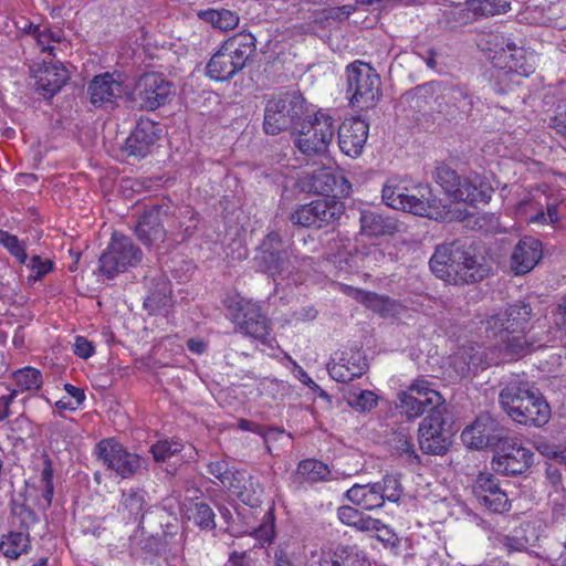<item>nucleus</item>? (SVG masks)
I'll return each instance as SVG.
<instances>
[{"label":"nucleus","mask_w":566,"mask_h":566,"mask_svg":"<svg viewBox=\"0 0 566 566\" xmlns=\"http://www.w3.org/2000/svg\"><path fill=\"white\" fill-rule=\"evenodd\" d=\"M429 264L437 277L455 285L479 282L490 272L485 258L469 238L439 244Z\"/></svg>","instance_id":"nucleus-1"},{"label":"nucleus","mask_w":566,"mask_h":566,"mask_svg":"<svg viewBox=\"0 0 566 566\" xmlns=\"http://www.w3.org/2000/svg\"><path fill=\"white\" fill-rule=\"evenodd\" d=\"M500 403L507 416L520 424L542 427L551 418V407L539 389L520 378L504 386L500 392Z\"/></svg>","instance_id":"nucleus-2"},{"label":"nucleus","mask_w":566,"mask_h":566,"mask_svg":"<svg viewBox=\"0 0 566 566\" xmlns=\"http://www.w3.org/2000/svg\"><path fill=\"white\" fill-rule=\"evenodd\" d=\"M255 261L260 271L275 279L302 270L308 259L298 258L293 247L279 232L273 231L261 243Z\"/></svg>","instance_id":"nucleus-3"},{"label":"nucleus","mask_w":566,"mask_h":566,"mask_svg":"<svg viewBox=\"0 0 566 566\" xmlns=\"http://www.w3.org/2000/svg\"><path fill=\"white\" fill-rule=\"evenodd\" d=\"M305 101L297 92L273 96L264 108V132L275 136L284 130L293 132L306 116Z\"/></svg>","instance_id":"nucleus-4"},{"label":"nucleus","mask_w":566,"mask_h":566,"mask_svg":"<svg viewBox=\"0 0 566 566\" xmlns=\"http://www.w3.org/2000/svg\"><path fill=\"white\" fill-rule=\"evenodd\" d=\"M346 94L353 107L371 108L381 96L380 76L373 66L361 61L346 67Z\"/></svg>","instance_id":"nucleus-5"},{"label":"nucleus","mask_w":566,"mask_h":566,"mask_svg":"<svg viewBox=\"0 0 566 566\" xmlns=\"http://www.w3.org/2000/svg\"><path fill=\"white\" fill-rule=\"evenodd\" d=\"M409 192L399 186L385 185L382 188L384 202L396 210L407 211L420 217L439 219L444 211L440 209V200L431 196L428 186H419Z\"/></svg>","instance_id":"nucleus-6"},{"label":"nucleus","mask_w":566,"mask_h":566,"mask_svg":"<svg viewBox=\"0 0 566 566\" xmlns=\"http://www.w3.org/2000/svg\"><path fill=\"white\" fill-rule=\"evenodd\" d=\"M334 133V118L317 112L312 119H306L305 116L292 135L297 149L306 156H313L322 155L327 150Z\"/></svg>","instance_id":"nucleus-7"},{"label":"nucleus","mask_w":566,"mask_h":566,"mask_svg":"<svg viewBox=\"0 0 566 566\" xmlns=\"http://www.w3.org/2000/svg\"><path fill=\"white\" fill-rule=\"evenodd\" d=\"M142 258V250L133 243L130 238L115 233L107 249L99 256L98 271L105 277L113 279L128 268L136 266Z\"/></svg>","instance_id":"nucleus-8"},{"label":"nucleus","mask_w":566,"mask_h":566,"mask_svg":"<svg viewBox=\"0 0 566 566\" xmlns=\"http://www.w3.org/2000/svg\"><path fill=\"white\" fill-rule=\"evenodd\" d=\"M497 451L492 460L494 471L504 475L524 473L533 462L532 451L524 447L517 437H505L496 446Z\"/></svg>","instance_id":"nucleus-9"},{"label":"nucleus","mask_w":566,"mask_h":566,"mask_svg":"<svg viewBox=\"0 0 566 566\" xmlns=\"http://www.w3.org/2000/svg\"><path fill=\"white\" fill-rule=\"evenodd\" d=\"M99 461L108 469L114 471L123 479H128L136 474L143 467L142 458L129 452L116 439L109 438L101 440L95 448Z\"/></svg>","instance_id":"nucleus-10"},{"label":"nucleus","mask_w":566,"mask_h":566,"mask_svg":"<svg viewBox=\"0 0 566 566\" xmlns=\"http://www.w3.org/2000/svg\"><path fill=\"white\" fill-rule=\"evenodd\" d=\"M345 206L336 199H318L294 210L290 220L295 226L321 229L337 221Z\"/></svg>","instance_id":"nucleus-11"},{"label":"nucleus","mask_w":566,"mask_h":566,"mask_svg":"<svg viewBox=\"0 0 566 566\" xmlns=\"http://www.w3.org/2000/svg\"><path fill=\"white\" fill-rule=\"evenodd\" d=\"M239 331L256 340L265 343L270 335L269 319L260 306L249 300H233L229 306Z\"/></svg>","instance_id":"nucleus-12"},{"label":"nucleus","mask_w":566,"mask_h":566,"mask_svg":"<svg viewBox=\"0 0 566 566\" xmlns=\"http://www.w3.org/2000/svg\"><path fill=\"white\" fill-rule=\"evenodd\" d=\"M447 411L434 410L419 424L418 443L423 453L442 455L451 444V434L446 428Z\"/></svg>","instance_id":"nucleus-13"},{"label":"nucleus","mask_w":566,"mask_h":566,"mask_svg":"<svg viewBox=\"0 0 566 566\" xmlns=\"http://www.w3.org/2000/svg\"><path fill=\"white\" fill-rule=\"evenodd\" d=\"M167 517L164 511L150 512L143 521L138 545L143 551L160 555L166 552L170 539L176 535V526L164 524Z\"/></svg>","instance_id":"nucleus-14"},{"label":"nucleus","mask_w":566,"mask_h":566,"mask_svg":"<svg viewBox=\"0 0 566 566\" xmlns=\"http://www.w3.org/2000/svg\"><path fill=\"white\" fill-rule=\"evenodd\" d=\"M171 94V85L157 72L142 75L133 91V99L143 109L155 111L166 104Z\"/></svg>","instance_id":"nucleus-15"},{"label":"nucleus","mask_w":566,"mask_h":566,"mask_svg":"<svg viewBox=\"0 0 566 566\" xmlns=\"http://www.w3.org/2000/svg\"><path fill=\"white\" fill-rule=\"evenodd\" d=\"M505 434L506 430L490 413H481L462 431L461 439L469 448L481 450L496 447Z\"/></svg>","instance_id":"nucleus-16"},{"label":"nucleus","mask_w":566,"mask_h":566,"mask_svg":"<svg viewBox=\"0 0 566 566\" xmlns=\"http://www.w3.org/2000/svg\"><path fill=\"white\" fill-rule=\"evenodd\" d=\"M302 189L326 196V199H336L347 197L352 185L342 174L324 167L308 174L302 181Z\"/></svg>","instance_id":"nucleus-17"},{"label":"nucleus","mask_w":566,"mask_h":566,"mask_svg":"<svg viewBox=\"0 0 566 566\" xmlns=\"http://www.w3.org/2000/svg\"><path fill=\"white\" fill-rule=\"evenodd\" d=\"M532 308L527 304H514L509 306L504 313L495 314L481 322V329L486 338H497V332H524L531 318Z\"/></svg>","instance_id":"nucleus-18"},{"label":"nucleus","mask_w":566,"mask_h":566,"mask_svg":"<svg viewBox=\"0 0 566 566\" xmlns=\"http://www.w3.org/2000/svg\"><path fill=\"white\" fill-rule=\"evenodd\" d=\"M87 94L93 105L113 108L119 99L128 94V86L124 84L119 74L105 73L91 81Z\"/></svg>","instance_id":"nucleus-19"},{"label":"nucleus","mask_w":566,"mask_h":566,"mask_svg":"<svg viewBox=\"0 0 566 566\" xmlns=\"http://www.w3.org/2000/svg\"><path fill=\"white\" fill-rule=\"evenodd\" d=\"M430 90L438 88L440 94L436 97L437 109L439 113L450 117L468 116L473 108L472 95L462 86H444L440 84H430Z\"/></svg>","instance_id":"nucleus-20"},{"label":"nucleus","mask_w":566,"mask_h":566,"mask_svg":"<svg viewBox=\"0 0 566 566\" xmlns=\"http://www.w3.org/2000/svg\"><path fill=\"white\" fill-rule=\"evenodd\" d=\"M472 493L478 502L494 513H503L510 509V501L501 490L493 474L482 472L472 486Z\"/></svg>","instance_id":"nucleus-21"},{"label":"nucleus","mask_w":566,"mask_h":566,"mask_svg":"<svg viewBox=\"0 0 566 566\" xmlns=\"http://www.w3.org/2000/svg\"><path fill=\"white\" fill-rule=\"evenodd\" d=\"M329 376L339 382H349L361 377L367 370L365 357L358 350L335 353L327 365Z\"/></svg>","instance_id":"nucleus-22"},{"label":"nucleus","mask_w":566,"mask_h":566,"mask_svg":"<svg viewBox=\"0 0 566 566\" xmlns=\"http://www.w3.org/2000/svg\"><path fill=\"white\" fill-rule=\"evenodd\" d=\"M369 132V125L359 117L348 118L338 127V145L340 150L349 156L361 154Z\"/></svg>","instance_id":"nucleus-23"},{"label":"nucleus","mask_w":566,"mask_h":566,"mask_svg":"<svg viewBox=\"0 0 566 566\" xmlns=\"http://www.w3.org/2000/svg\"><path fill=\"white\" fill-rule=\"evenodd\" d=\"M32 73L35 90L45 98L55 95L69 80L67 70L60 62H43Z\"/></svg>","instance_id":"nucleus-24"},{"label":"nucleus","mask_w":566,"mask_h":566,"mask_svg":"<svg viewBox=\"0 0 566 566\" xmlns=\"http://www.w3.org/2000/svg\"><path fill=\"white\" fill-rule=\"evenodd\" d=\"M543 250L539 240L525 237L514 247L510 266L515 275L528 273L542 259Z\"/></svg>","instance_id":"nucleus-25"},{"label":"nucleus","mask_w":566,"mask_h":566,"mask_svg":"<svg viewBox=\"0 0 566 566\" xmlns=\"http://www.w3.org/2000/svg\"><path fill=\"white\" fill-rule=\"evenodd\" d=\"M342 290L346 295L353 297L373 312L378 313L381 317H392L401 313V304L388 296L349 285H343Z\"/></svg>","instance_id":"nucleus-26"},{"label":"nucleus","mask_w":566,"mask_h":566,"mask_svg":"<svg viewBox=\"0 0 566 566\" xmlns=\"http://www.w3.org/2000/svg\"><path fill=\"white\" fill-rule=\"evenodd\" d=\"M163 216L167 217L166 211H163L161 207L154 206L140 217L135 233L144 244L155 245L165 239L166 230Z\"/></svg>","instance_id":"nucleus-27"},{"label":"nucleus","mask_w":566,"mask_h":566,"mask_svg":"<svg viewBox=\"0 0 566 566\" xmlns=\"http://www.w3.org/2000/svg\"><path fill=\"white\" fill-rule=\"evenodd\" d=\"M161 511L148 504L147 493L140 489H128L123 491L119 502V513L124 520L138 523L143 527V521L150 512Z\"/></svg>","instance_id":"nucleus-28"},{"label":"nucleus","mask_w":566,"mask_h":566,"mask_svg":"<svg viewBox=\"0 0 566 566\" xmlns=\"http://www.w3.org/2000/svg\"><path fill=\"white\" fill-rule=\"evenodd\" d=\"M160 128L149 119H140L126 139V150L129 156H147L159 137Z\"/></svg>","instance_id":"nucleus-29"},{"label":"nucleus","mask_w":566,"mask_h":566,"mask_svg":"<svg viewBox=\"0 0 566 566\" xmlns=\"http://www.w3.org/2000/svg\"><path fill=\"white\" fill-rule=\"evenodd\" d=\"M491 340H495L494 346L503 352L505 356L515 357V356H524L531 353L535 345L531 342L524 332H507L504 329H500L497 332V338H490Z\"/></svg>","instance_id":"nucleus-30"},{"label":"nucleus","mask_w":566,"mask_h":566,"mask_svg":"<svg viewBox=\"0 0 566 566\" xmlns=\"http://www.w3.org/2000/svg\"><path fill=\"white\" fill-rule=\"evenodd\" d=\"M221 48L243 70L255 53V38L250 33H239L228 39Z\"/></svg>","instance_id":"nucleus-31"},{"label":"nucleus","mask_w":566,"mask_h":566,"mask_svg":"<svg viewBox=\"0 0 566 566\" xmlns=\"http://www.w3.org/2000/svg\"><path fill=\"white\" fill-rule=\"evenodd\" d=\"M491 187L483 182L479 176L461 178L454 200L468 203L488 202L491 198Z\"/></svg>","instance_id":"nucleus-32"},{"label":"nucleus","mask_w":566,"mask_h":566,"mask_svg":"<svg viewBox=\"0 0 566 566\" xmlns=\"http://www.w3.org/2000/svg\"><path fill=\"white\" fill-rule=\"evenodd\" d=\"M346 497L353 504L364 510H375L384 505L382 495H380V486L376 483L355 484L346 492Z\"/></svg>","instance_id":"nucleus-33"},{"label":"nucleus","mask_w":566,"mask_h":566,"mask_svg":"<svg viewBox=\"0 0 566 566\" xmlns=\"http://www.w3.org/2000/svg\"><path fill=\"white\" fill-rule=\"evenodd\" d=\"M171 289L166 277L159 276L153 281L149 293L144 301V307L149 314L166 312L171 305Z\"/></svg>","instance_id":"nucleus-34"},{"label":"nucleus","mask_w":566,"mask_h":566,"mask_svg":"<svg viewBox=\"0 0 566 566\" xmlns=\"http://www.w3.org/2000/svg\"><path fill=\"white\" fill-rule=\"evenodd\" d=\"M241 69L222 48L216 52L206 66V74L214 81L223 82L232 78Z\"/></svg>","instance_id":"nucleus-35"},{"label":"nucleus","mask_w":566,"mask_h":566,"mask_svg":"<svg viewBox=\"0 0 566 566\" xmlns=\"http://www.w3.org/2000/svg\"><path fill=\"white\" fill-rule=\"evenodd\" d=\"M411 395H416L417 398L430 409V413L434 410L447 411L444 406V399L437 391L429 381L424 379H416L407 389Z\"/></svg>","instance_id":"nucleus-36"},{"label":"nucleus","mask_w":566,"mask_h":566,"mask_svg":"<svg viewBox=\"0 0 566 566\" xmlns=\"http://www.w3.org/2000/svg\"><path fill=\"white\" fill-rule=\"evenodd\" d=\"M31 548L30 535L25 531H11L0 541V552L9 558L17 559Z\"/></svg>","instance_id":"nucleus-37"},{"label":"nucleus","mask_w":566,"mask_h":566,"mask_svg":"<svg viewBox=\"0 0 566 566\" xmlns=\"http://www.w3.org/2000/svg\"><path fill=\"white\" fill-rule=\"evenodd\" d=\"M198 17L214 29L229 31L239 24V14L228 9H208L198 12Z\"/></svg>","instance_id":"nucleus-38"},{"label":"nucleus","mask_w":566,"mask_h":566,"mask_svg":"<svg viewBox=\"0 0 566 566\" xmlns=\"http://www.w3.org/2000/svg\"><path fill=\"white\" fill-rule=\"evenodd\" d=\"M359 221L361 232L369 237L384 235L394 230L391 222L370 210L361 211Z\"/></svg>","instance_id":"nucleus-39"},{"label":"nucleus","mask_w":566,"mask_h":566,"mask_svg":"<svg viewBox=\"0 0 566 566\" xmlns=\"http://www.w3.org/2000/svg\"><path fill=\"white\" fill-rule=\"evenodd\" d=\"M186 516L201 530L211 531L216 527L213 510L205 502L190 503L186 510Z\"/></svg>","instance_id":"nucleus-40"},{"label":"nucleus","mask_w":566,"mask_h":566,"mask_svg":"<svg viewBox=\"0 0 566 566\" xmlns=\"http://www.w3.org/2000/svg\"><path fill=\"white\" fill-rule=\"evenodd\" d=\"M397 407L401 410L402 413L406 415L408 419H413L420 417L421 415L428 412L430 415V409L421 402L416 395H411L409 391L403 390L400 391L397 396Z\"/></svg>","instance_id":"nucleus-41"},{"label":"nucleus","mask_w":566,"mask_h":566,"mask_svg":"<svg viewBox=\"0 0 566 566\" xmlns=\"http://www.w3.org/2000/svg\"><path fill=\"white\" fill-rule=\"evenodd\" d=\"M506 57L509 59L506 66L510 71L523 76H528L534 72V55H528L523 48L516 49L515 53H511Z\"/></svg>","instance_id":"nucleus-42"},{"label":"nucleus","mask_w":566,"mask_h":566,"mask_svg":"<svg viewBox=\"0 0 566 566\" xmlns=\"http://www.w3.org/2000/svg\"><path fill=\"white\" fill-rule=\"evenodd\" d=\"M346 402L357 412H370L377 406L378 397L371 390L350 391L346 395Z\"/></svg>","instance_id":"nucleus-43"},{"label":"nucleus","mask_w":566,"mask_h":566,"mask_svg":"<svg viewBox=\"0 0 566 566\" xmlns=\"http://www.w3.org/2000/svg\"><path fill=\"white\" fill-rule=\"evenodd\" d=\"M510 9V3L505 0H469V10L480 17L495 15L505 13Z\"/></svg>","instance_id":"nucleus-44"},{"label":"nucleus","mask_w":566,"mask_h":566,"mask_svg":"<svg viewBox=\"0 0 566 566\" xmlns=\"http://www.w3.org/2000/svg\"><path fill=\"white\" fill-rule=\"evenodd\" d=\"M297 474L307 479L311 482L325 480L329 474V469L326 464L315 459H306L298 463Z\"/></svg>","instance_id":"nucleus-45"},{"label":"nucleus","mask_w":566,"mask_h":566,"mask_svg":"<svg viewBox=\"0 0 566 566\" xmlns=\"http://www.w3.org/2000/svg\"><path fill=\"white\" fill-rule=\"evenodd\" d=\"M13 379L20 390H38L42 386V374L39 369L25 367L13 373Z\"/></svg>","instance_id":"nucleus-46"},{"label":"nucleus","mask_w":566,"mask_h":566,"mask_svg":"<svg viewBox=\"0 0 566 566\" xmlns=\"http://www.w3.org/2000/svg\"><path fill=\"white\" fill-rule=\"evenodd\" d=\"M463 352L467 354L473 373H476L479 368L484 369L491 365H497L505 359V357H495L493 353L486 354L484 350L474 347L463 348Z\"/></svg>","instance_id":"nucleus-47"},{"label":"nucleus","mask_w":566,"mask_h":566,"mask_svg":"<svg viewBox=\"0 0 566 566\" xmlns=\"http://www.w3.org/2000/svg\"><path fill=\"white\" fill-rule=\"evenodd\" d=\"M318 566H370V563L358 553L342 552L332 558H324Z\"/></svg>","instance_id":"nucleus-48"},{"label":"nucleus","mask_w":566,"mask_h":566,"mask_svg":"<svg viewBox=\"0 0 566 566\" xmlns=\"http://www.w3.org/2000/svg\"><path fill=\"white\" fill-rule=\"evenodd\" d=\"M436 181L444 191L454 198L461 177L448 166H440L436 169Z\"/></svg>","instance_id":"nucleus-49"},{"label":"nucleus","mask_w":566,"mask_h":566,"mask_svg":"<svg viewBox=\"0 0 566 566\" xmlns=\"http://www.w3.org/2000/svg\"><path fill=\"white\" fill-rule=\"evenodd\" d=\"M0 244L8 249L11 255L14 256L20 263H27L28 254L25 252V247L17 235H13L4 230H0Z\"/></svg>","instance_id":"nucleus-50"},{"label":"nucleus","mask_w":566,"mask_h":566,"mask_svg":"<svg viewBox=\"0 0 566 566\" xmlns=\"http://www.w3.org/2000/svg\"><path fill=\"white\" fill-rule=\"evenodd\" d=\"M380 486V495L382 501L397 502L402 493L401 484L396 475L387 474L384 476L381 482H377Z\"/></svg>","instance_id":"nucleus-51"},{"label":"nucleus","mask_w":566,"mask_h":566,"mask_svg":"<svg viewBox=\"0 0 566 566\" xmlns=\"http://www.w3.org/2000/svg\"><path fill=\"white\" fill-rule=\"evenodd\" d=\"M182 444L178 441L161 440L150 447V452L157 462L166 461L170 457L180 452Z\"/></svg>","instance_id":"nucleus-52"},{"label":"nucleus","mask_w":566,"mask_h":566,"mask_svg":"<svg viewBox=\"0 0 566 566\" xmlns=\"http://www.w3.org/2000/svg\"><path fill=\"white\" fill-rule=\"evenodd\" d=\"M11 513L19 518L22 531L28 532L31 525L38 522L36 514L23 503L11 502Z\"/></svg>","instance_id":"nucleus-53"},{"label":"nucleus","mask_w":566,"mask_h":566,"mask_svg":"<svg viewBox=\"0 0 566 566\" xmlns=\"http://www.w3.org/2000/svg\"><path fill=\"white\" fill-rule=\"evenodd\" d=\"M394 448L401 454H406L407 459L411 462L418 461L419 457L413 449L410 437L405 431L394 433L392 438Z\"/></svg>","instance_id":"nucleus-54"},{"label":"nucleus","mask_w":566,"mask_h":566,"mask_svg":"<svg viewBox=\"0 0 566 566\" xmlns=\"http://www.w3.org/2000/svg\"><path fill=\"white\" fill-rule=\"evenodd\" d=\"M208 473L216 478L221 486H231L233 485L229 482V472L231 471L228 462L222 459H217L214 461H210L207 464Z\"/></svg>","instance_id":"nucleus-55"},{"label":"nucleus","mask_w":566,"mask_h":566,"mask_svg":"<svg viewBox=\"0 0 566 566\" xmlns=\"http://www.w3.org/2000/svg\"><path fill=\"white\" fill-rule=\"evenodd\" d=\"M447 17L449 20L460 24H468L478 19V14L469 10V0H467L464 3H460L451 8L447 12Z\"/></svg>","instance_id":"nucleus-56"},{"label":"nucleus","mask_w":566,"mask_h":566,"mask_svg":"<svg viewBox=\"0 0 566 566\" xmlns=\"http://www.w3.org/2000/svg\"><path fill=\"white\" fill-rule=\"evenodd\" d=\"M25 264L31 270V276L34 280H39L48 274L53 266V263L50 260H42L39 255H33L30 259L28 258Z\"/></svg>","instance_id":"nucleus-57"},{"label":"nucleus","mask_w":566,"mask_h":566,"mask_svg":"<svg viewBox=\"0 0 566 566\" xmlns=\"http://www.w3.org/2000/svg\"><path fill=\"white\" fill-rule=\"evenodd\" d=\"M559 220L558 209L555 205H547L546 212L538 211L533 217L530 218V221L533 223L541 224H554Z\"/></svg>","instance_id":"nucleus-58"},{"label":"nucleus","mask_w":566,"mask_h":566,"mask_svg":"<svg viewBox=\"0 0 566 566\" xmlns=\"http://www.w3.org/2000/svg\"><path fill=\"white\" fill-rule=\"evenodd\" d=\"M29 32L33 35V38L38 41L39 45L43 51L51 50L49 43L51 41H56L53 33L48 29H41L40 25H29Z\"/></svg>","instance_id":"nucleus-59"},{"label":"nucleus","mask_w":566,"mask_h":566,"mask_svg":"<svg viewBox=\"0 0 566 566\" xmlns=\"http://www.w3.org/2000/svg\"><path fill=\"white\" fill-rule=\"evenodd\" d=\"M452 366L454 368V371L460 378L469 376L471 373H473L469 360L467 358V354L463 352V349L455 353L452 357Z\"/></svg>","instance_id":"nucleus-60"},{"label":"nucleus","mask_w":566,"mask_h":566,"mask_svg":"<svg viewBox=\"0 0 566 566\" xmlns=\"http://www.w3.org/2000/svg\"><path fill=\"white\" fill-rule=\"evenodd\" d=\"M229 482H231L233 485L231 486H224L226 489L232 491L235 495H238L243 502H247V497L244 496V482H245V475L243 472L239 471H230L229 474Z\"/></svg>","instance_id":"nucleus-61"},{"label":"nucleus","mask_w":566,"mask_h":566,"mask_svg":"<svg viewBox=\"0 0 566 566\" xmlns=\"http://www.w3.org/2000/svg\"><path fill=\"white\" fill-rule=\"evenodd\" d=\"M337 515L342 523L355 527L363 514L353 506L344 505L338 509Z\"/></svg>","instance_id":"nucleus-62"},{"label":"nucleus","mask_w":566,"mask_h":566,"mask_svg":"<svg viewBox=\"0 0 566 566\" xmlns=\"http://www.w3.org/2000/svg\"><path fill=\"white\" fill-rule=\"evenodd\" d=\"M501 543L509 553L523 552L527 548L528 545V541L525 537L518 535L504 536L501 539Z\"/></svg>","instance_id":"nucleus-63"},{"label":"nucleus","mask_w":566,"mask_h":566,"mask_svg":"<svg viewBox=\"0 0 566 566\" xmlns=\"http://www.w3.org/2000/svg\"><path fill=\"white\" fill-rule=\"evenodd\" d=\"M551 127L566 140V106L558 108L556 115L551 119Z\"/></svg>","instance_id":"nucleus-64"}]
</instances>
